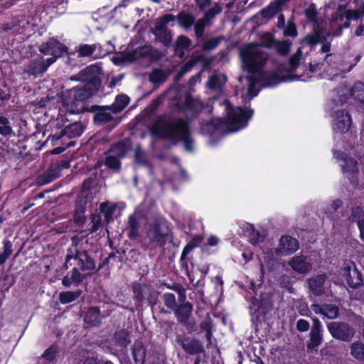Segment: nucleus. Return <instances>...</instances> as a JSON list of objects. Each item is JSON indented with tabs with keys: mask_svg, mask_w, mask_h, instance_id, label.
<instances>
[{
	"mask_svg": "<svg viewBox=\"0 0 364 364\" xmlns=\"http://www.w3.org/2000/svg\"><path fill=\"white\" fill-rule=\"evenodd\" d=\"M29 27V23L26 18L21 16L14 21L12 25L8 26L6 30L14 31L18 33H23Z\"/></svg>",
	"mask_w": 364,
	"mask_h": 364,
	"instance_id": "nucleus-26",
	"label": "nucleus"
},
{
	"mask_svg": "<svg viewBox=\"0 0 364 364\" xmlns=\"http://www.w3.org/2000/svg\"><path fill=\"white\" fill-rule=\"evenodd\" d=\"M225 112V122L220 119H214L210 122L203 124L201 132L205 134H222L225 132H236L247 127L251 119L253 111L250 107H232L228 100L222 105Z\"/></svg>",
	"mask_w": 364,
	"mask_h": 364,
	"instance_id": "nucleus-2",
	"label": "nucleus"
},
{
	"mask_svg": "<svg viewBox=\"0 0 364 364\" xmlns=\"http://www.w3.org/2000/svg\"><path fill=\"white\" fill-rule=\"evenodd\" d=\"M222 11V8L218 4H215L210 9H208L203 17L207 24H209L211 20Z\"/></svg>",
	"mask_w": 364,
	"mask_h": 364,
	"instance_id": "nucleus-42",
	"label": "nucleus"
},
{
	"mask_svg": "<svg viewBox=\"0 0 364 364\" xmlns=\"http://www.w3.org/2000/svg\"><path fill=\"white\" fill-rule=\"evenodd\" d=\"M219 38H213L207 41L204 44V48L206 50H212L219 44Z\"/></svg>",
	"mask_w": 364,
	"mask_h": 364,
	"instance_id": "nucleus-61",
	"label": "nucleus"
},
{
	"mask_svg": "<svg viewBox=\"0 0 364 364\" xmlns=\"http://www.w3.org/2000/svg\"><path fill=\"white\" fill-rule=\"evenodd\" d=\"M314 29L316 31V34L308 35L307 36H306L305 38L301 42L303 45L314 46L318 43L323 37L324 33L320 30L318 26L316 27H314Z\"/></svg>",
	"mask_w": 364,
	"mask_h": 364,
	"instance_id": "nucleus-32",
	"label": "nucleus"
},
{
	"mask_svg": "<svg viewBox=\"0 0 364 364\" xmlns=\"http://www.w3.org/2000/svg\"><path fill=\"white\" fill-rule=\"evenodd\" d=\"M201 107V102L198 100H194L190 95H186L184 109L197 112Z\"/></svg>",
	"mask_w": 364,
	"mask_h": 364,
	"instance_id": "nucleus-43",
	"label": "nucleus"
},
{
	"mask_svg": "<svg viewBox=\"0 0 364 364\" xmlns=\"http://www.w3.org/2000/svg\"><path fill=\"white\" fill-rule=\"evenodd\" d=\"M287 265L294 272L302 274L308 273L312 269V264L310 259L304 255H296L291 257L289 260Z\"/></svg>",
	"mask_w": 364,
	"mask_h": 364,
	"instance_id": "nucleus-16",
	"label": "nucleus"
},
{
	"mask_svg": "<svg viewBox=\"0 0 364 364\" xmlns=\"http://www.w3.org/2000/svg\"><path fill=\"white\" fill-rule=\"evenodd\" d=\"M245 232L248 234L250 241L253 245H257L264 241L266 235L263 230H256L255 227L250 223L244 224Z\"/></svg>",
	"mask_w": 364,
	"mask_h": 364,
	"instance_id": "nucleus-22",
	"label": "nucleus"
},
{
	"mask_svg": "<svg viewBox=\"0 0 364 364\" xmlns=\"http://www.w3.org/2000/svg\"><path fill=\"white\" fill-rule=\"evenodd\" d=\"M136 52L127 55H121L120 56L113 58V62L117 65L123 64L126 62H132L136 58Z\"/></svg>",
	"mask_w": 364,
	"mask_h": 364,
	"instance_id": "nucleus-47",
	"label": "nucleus"
},
{
	"mask_svg": "<svg viewBox=\"0 0 364 364\" xmlns=\"http://www.w3.org/2000/svg\"><path fill=\"white\" fill-rule=\"evenodd\" d=\"M183 348L188 353L190 354H195L201 353L203 351V346L198 342L196 340L192 341H186L182 343Z\"/></svg>",
	"mask_w": 364,
	"mask_h": 364,
	"instance_id": "nucleus-29",
	"label": "nucleus"
},
{
	"mask_svg": "<svg viewBox=\"0 0 364 364\" xmlns=\"http://www.w3.org/2000/svg\"><path fill=\"white\" fill-rule=\"evenodd\" d=\"M274 47L280 54L286 55L290 50L291 43L287 41H277L275 43Z\"/></svg>",
	"mask_w": 364,
	"mask_h": 364,
	"instance_id": "nucleus-49",
	"label": "nucleus"
},
{
	"mask_svg": "<svg viewBox=\"0 0 364 364\" xmlns=\"http://www.w3.org/2000/svg\"><path fill=\"white\" fill-rule=\"evenodd\" d=\"M97 70L96 66H88L82 70L79 76L75 78L77 80L87 81L94 79L92 74Z\"/></svg>",
	"mask_w": 364,
	"mask_h": 364,
	"instance_id": "nucleus-40",
	"label": "nucleus"
},
{
	"mask_svg": "<svg viewBox=\"0 0 364 364\" xmlns=\"http://www.w3.org/2000/svg\"><path fill=\"white\" fill-rule=\"evenodd\" d=\"M306 16L309 20H310L313 22H315L316 16V12L315 8L313 6H310L309 9H307L306 10Z\"/></svg>",
	"mask_w": 364,
	"mask_h": 364,
	"instance_id": "nucleus-64",
	"label": "nucleus"
},
{
	"mask_svg": "<svg viewBox=\"0 0 364 364\" xmlns=\"http://www.w3.org/2000/svg\"><path fill=\"white\" fill-rule=\"evenodd\" d=\"M91 85L87 84L82 87H75L66 91L62 95L63 107L60 109V114L62 116L65 112L75 114L78 112L77 103L87 100L94 93V89Z\"/></svg>",
	"mask_w": 364,
	"mask_h": 364,
	"instance_id": "nucleus-5",
	"label": "nucleus"
},
{
	"mask_svg": "<svg viewBox=\"0 0 364 364\" xmlns=\"http://www.w3.org/2000/svg\"><path fill=\"white\" fill-rule=\"evenodd\" d=\"M167 75L161 70L156 69L150 74L149 80L154 84L161 83L166 81Z\"/></svg>",
	"mask_w": 364,
	"mask_h": 364,
	"instance_id": "nucleus-41",
	"label": "nucleus"
},
{
	"mask_svg": "<svg viewBox=\"0 0 364 364\" xmlns=\"http://www.w3.org/2000/svg\"><path fill=\"white\" fill-rule=\"evenodd\" d=\"M162 298L165 305L168 309L175 311V309L177 308L175 295L172 293H165Z\"/></svg>",
	"mask_w": 364,
	"mask_h": 364,
	"instance_id": "nucleus-46",
	"label": "nucleus"
},
{
	"mask_svg": "<svg viewBox=\"0 0 364 364\" xmlns=\"http://www.w3.org/2000/svg\"><path fill=\"white\" fill-rule=\"evenodd\" d=\"M12 132V129L9 124V119L3 116H0V134L8 136Z\"/></svg>",
	"mask_w": 364,
	"mask_h": 364,
	"instance_id": "nucleus-45",
	"label": "nucleus"
},
{
	"mask_svg": "<svg viewBox=\"0 0 364 364\" xmlns=\"http://www.w3.org/2000/svg\"><path fill=\"white\" fill-rule=\"evenodd\" d=\"M312 310L316 314H321L329 319H333L338 316V308L335 305L326 304L320 306L316 304L311 305Z\"/></svg>",
	"mask_w": 364,
	"mask_h": 364,
	"instance_id": "nucleus-20",
	"label": "nucleus"
},
{
	"mask_svg": "<svg viewBox=\"0 0 364 364\" xmlns=\"http://www.w3.org/2000/svg\"><path fill=\"white\" fill-rule=\"evenodd\" d=\"M341 274L345 278L347 284L352 288L357 287L363 282L360 273L353 262L346 264L342 269Z\"/></svg>",
	"mask_w": 364,
	"mask_h": 364,
	"instance_id": "nucleus-15",
	"label": "nucleus"
},
{
	"mask_svg": "<svg viewBox=\"0 0 364 364\" xmlns=\"http://www.w3.org/2000/svg\"><path fill=\"white\" fill-rule=\"evenodd\" d=\"M92 231H97L101 225V218L99 215H93L92 217Z\"/></svg>",
	"mask_w": 364,
	"mask_h": 364,
	"instance_id": "nucleus-59",
	"label": "nucleus"
},
{
	"mask_svg": "<svg viewBox=\"0 0 364 364\" xmlns=\"http://www.w3.org/2000/svg\"><path fill=\"white\" fill-rule=\"evenodd\" d=\"M112 119V116L109 113L104 112H98L95 115V120L100 122H107Z\"/></svg>",
	"mask_w": 364,
	"mask_h": 364,
	"instance_id": "nucleus-63",
	"label": "nucleus"
},
{
	"mask_svg": "<svg viewBox=\"0 0 364 364\" xmlns=\"http://www.w3.org/2000/svg\"><path fill=\"white\" fill-rule=\"evenodd\" d=\"M168 233V230L166 223L163 220H159L149 225L147 229L146 236L150 242L157 245H162L166 241Z\"/></svg>",
	"mask_w": 364,
	"mask_h": 364,
	"instance_id": "nucleus-10",
	"label": "nucleus"
},
{
	"mask_svg": "<svg viewBox=\"0 0 364 364\" xmlns=\"http://www.w3.org/2000/svg\"><path fill=\"white\" fill-rule=\"evenodd\" d=\"M201 60L200 55L193 56L187 63H186L181 70L177 74L176 80H179L183 75L189 72L192 68L199 61Z\"/></svg>",
	"mask_w": 364,
	"mask_h": 364,
	"instance_id": "nucleus-37",
	"label": "nucleus"
},
{
	"mask_svg": "<svg viewBox=\"0 0 364 364\" xmlns=\"http://www.w3.org/2000/svg\"><path fill=\"white\" fill-rule=\"evenodd\" d=\"M85 322L91 326H97L100 323V311L97 307H91L85 316Z\"/></svg>",
	"mask_w": 364,
	"mask_h": 364,
	"instance_id": "nucleus-27",
	"label": "nucleus"
},
{
	"mask_svg": "<svg viewBox=\"0 0 364 364\" xmlns=\"http://www.w3.org/2000/svg\"><path fill=\"white\" fill-rule=\"evenodd\" d=\"M80 291L61 292L59 294V299L61 304H68L76 300L80 296Z\"/></svg>",
	"mask_w": 364,
	"mask_h": 364,
	"instance_id": "nucleus-36",
	"label": "nucleus"
},
{
	"mask_svg": "<svg viewBox=\"0 0 364 364\" xmlns=\"http://www.w3.org/2000/svg\"><path fill=\"white\" fill-rule=\"evenodd\" d=\"M201 242V238L200 237H196L193 239V240L188 243L184 248L182 256H184L187 253H188L193 247L198 245Z\"/></svg>",
	"mask_w": 364,
	"mask_h": 364,
	"instance_id": "nucleus-55",
	"label": "nucleus"
},
{
	"mask_svg": "<svg viewBox=\"0 0 364 364\" xmlns=\"http://www.w3.org/2000/svg\"><path fill=\"white\" fill-rule=\"evenodd\" d=\"M333 156L341 162L343 173L351 183L353 186L362 187L364 184V162H363V176H360L358 173V164L353 159L348 157L345 153L341 151H334Z\"/></svg>",
	"mask_w": 364,
	"mask_h": 364,
	"instance_id": "nucleus-6",
	"label": "nucleus"
},
{
	"mask_svg": "<svg viewBox=\"0 0 364 364\" xmlns=\"http://www.w3.org/2000/svg\"><path fill=\"white\" fill-rule=\"evenodd\" d=\"M205 24H207V23L205 22V20H203V18L198 20L196 23V24H195V33H196V36L198 38H200V37L202 36L203 31H204V28H205Z\"/></svg>",
	"mask_w": 364,
	"mask_h": 364,
	"instance_id": "nucleus-54",
	"label": "nucleus"
},
{
	"mask_svg": "<svg viewBox=\"0 0 364 364\" xmlns=\"http://www.w3.org/2000/svg\"><path fill=\"white\" fill-rule=\"evenodd\" d=\"M60 171L61 168L59 166L51 167L44 176L46 178L45 183H49L59 177Z\"/></svg>",
	"mask_w": 364,
	"mask_h": 364,
	"instance_id": "nucleus-44",
	"label": "nucleus"
},
{
	"mask_svg": "<svg viewBox=\"0 0 364 364\" xmlns=\"http://www.w3.org/2000/svg\"><path fill=\"white\" fill-rule=\"evenodd\" d=\"M175 20L176 17L173 15L167 14L158 18L155 23L153 32L156 38L166 46L170 45L172 40L171 31L167 28V26L170 23H173Z\"/></svg>",
	"mask_w": 364,
	"mask_h": 364,
	"instance_id": "nucleus-9",
	"label": "nucleus"
},
{
	"mask_svg": "<svg viewBox=\"0 0 364 364\" xmlns=\"http://www.w3.org/2000/svg\"><path fill=\"white\" fill-rule=\"evenodd\" d=\"M201 329L205 332V337L208 341L210 340L212 335L211 327L209 322L205 321L201 323Z\"/></svg>",
	"mask_w": 364,
	"mask_h": 364,
	"instance_id": "nucleus-62",
	"label": "nucleus"
},
{
	"mask_svg": "<svg viewBox=\"0 0 364 364\" xmlns=\"http://www.w3.org/2000/svg\"><path fill=\"white\" fill-rule=\"evenodd\" d=\"M191 40L184 36H181L178 37L177 42H176V53L177 55H178L180 57H182L183 55V49H188L191 46Z\"/></svg>",
	"mask_w": 364,
	"mask_h": 364,
	"instance_id": "nucleus-34",
	"label": "nucleus"
},
{
	"mask_svg": "<svg viewBox=\"0 0 364 364\" xmlns=\"http://www.w3.org/2000/svg\"><path fill=\"white\" fill-rule=\"evenodd\" d=\"M178 320L186 326H191L192 324L190 320V316L192 312V306L190 303L186 302L181 304L174 311Z\"/></svg>",
	"mask_w": 364,
	"mask_h": 364,
	"instance_id": "nucleus-21",
	"label": "nucleus"
},
{
	"mask_svg": "<svg viewBox=\"0 0 364 364\" xmlns=\"http://www.w3.org/2000/svg\"><path fill=\"white\" fill-rule=\"evenodd\" d=\"M350 95L359 99L364 106V85L362 82H356L350 90Z\"/></svg>",
	"mask_w": 364,
	"mask_h": 364,
	"instance_id": "nucleus-39",
	"label": "nucleus"
},
{
	"mask_svg": "<svg viewBox=\"0 0 364 364\" xmlns=\"http://www.w3.org/2000/svg\"><path fill=\"white\" fill-rule=\"evenodd\" d=\"M73 259L76 262V264L80 265L82 270H92L95 268V264L93 260L88 256L86 252H79L75 247L69 250L67 256L65 264L68 265L70 263L73 264L70 261Z\"/></svg>",
	"mask_w": 364,
	"mask_h": 364,
	"instance_id": "nucleus-13",
	"label": "nucleus"
},
{
	"mask_svg": "<svg viewBox=\"0 0 364 364\" xmlns=\"http://www.w3.org/2000/svg\"><path fill=\"white\" fill-rule=\"evenodd\" d=\"M327 328L334 338L346 342L352 339L355 333L348 324L341 322H330Z\"/></svg>",
	"mask_w": 364,
	"mask_h": 364,
	"instance_id": "nucleus-12",
	"label": "nucleus"
},
{
	"mask_svg": "<svg viewBox=\"0 0 364 364\" xmlns=\"http://www.w3.org/2000/svg\"><path fill=\"white\" fill-rule=\"evenodd\" d=\"M177 20L181 27L187 29L193 24L195 18L191 14L186 12H181L177 16Z\"/></svg>",
	"mask_w": 364,
	"mask_h": 364,
	"instance_id": "nucleus-33",
	"label": "nucleus"
},
{
	"mask_svg": "<svg viewBox=\"0 0 364 364\" xmlns=\"http://www.w3.org/2000/svg\"><path fill=\"white\" fill-rule=\"evenodd\" d=\"M336 58V56L332 55L331 54L327 55L322 63L311 65L309 71L311 73H314L318 70H321L322 68H323L326 69V70L322 74L321 77L330 80L333 76L338 75L339 74L338 70L335 66L331 65V63H335Z\"/></svg>",
	"mask_w": 364,
	"mask_h": 364,
	"instance_id": "nucleus-14",
	"label": "nucleus"
},
{
	"mask_svg": "<svg viewBox=\"0 0 364 364\" xmlns=\"http://www.w3.org/2000/svg\"><path fill=\"white\" fill-rule=\"evenodd\" d=\"M296 328L299 331L306 332L309 329V323L304 319H299L296 323Z\"/></svg>",
	"mask_w": 364,
	"mask_h": 364,
	"instance_id": "nucleus-58",
	"label": "nucleus"
},
{
	"mask_svg": "<svg viewBox=\"0 0 364 364\" xmlns=\"http://www.w3.org/2000/svg\"><path fill=\"white\" fill-rule=\"evenodd\" d=\"M56 353H57L56 347L51 346L50 348H49L44 352L43 356L47 360H52L54 358Z\"/></svg>",
	"mask_w": 364,
	"mask_h": 364,
	"instance_id": "nucleus-57",
	"label": "nucleus"
},
{
	"mask_svg": "<svg viewBox=\"0 0 364 364\" xmlns=\"http://www.w3.org/2000/svg\"><path fill=\"white\" fill-rule=\"evenodd\" d=\"M226 76L222 73L212 75L208 80V87L213 90H220L221 87L226 82Z\"/></svg>",
	"mask_w": 364,
	"mask_h": 364,
	"instance_id": "nucleus-24",
	"label": "nucleus"
},
{
	"mask_svg": "<svg viewBox=\"0 0 364 364\" xmlns=\"http://www.w3.org/2000/svg\"><path fill=\"white\" fill-rule=\"evenodd\" d=\"M356 10H345L339 9L329 21L328 33L333 36H339L343 28L349 26L348 21L357 20L364 16V0H355Z\"/></svg>",
	"mask_w": 364,
	"mask_h": 364,
	"instance_id": "nucleus-4",
	"label": "nucleus"
},
{
	"mask_svg": "<svg viewBox=\"0 0 364 364\" xmlns=\"http://www.w3.org/2000/svg\"><path fill=\"white\" fill-rule=\"evenodd\" d=\"M83 278V275L80 273L77 269L74 268L70 275L64 277L62 283L65 287H69L72 284H79L82 281Z\"/></svg>",
	"mask_w": 364,
	"mask_h": 364,
	"instance_id": "nucleus-25",
	"label": "nucleus"
},
{
	"mask_svg": "<svg viewBox=\"0 0 364 364\" xmlns=\"http://www.w3.org/2000/svg\"><path fill=\"white\" fill-rule=\"evenodd\" d=\"M85 207L81 205L80 202L77 204V208L75 213L74 220L77 224L82 225L85 221L84 215Z\"/></svg>",
	"mask_w": 364,
	"mask_h": 364,
	"instance_id": "nucleus-48",
	"label": "nucleus"
},
{
	"mask_svg": "<svg viewBox=\"0 0 364 364\" xmlns=\"http://www.w3.org/2000/svg\"><path fill=\"white\" fill-rule=\"evenodd\" d=\"M332 127L334 132L343 134L348 131L351 124V118L344 109H335L332 112Z\"/></svg>",
	"mask_w": 364,
	"mask_h": 364,
	"instance_id": "nucleus-11",
	"label": "nucleus"
},
{
	"mask_svg": "<svg viewBox=\"0 0 364 364\" xmlns=\"http://www.w3.org/2000/svg\"><path fill=\"white\" fill-rule=\"evenodd\" d=\"M95 49V46L91 45H81L78 47L77 51L79 53L80 56L87 57L92 54Z\"/></svg>",
	"mask_w": 364,
	"mask_h": 364,
	"instance_id": "nucleus-50",
	"label": "nucleus"
},
{
	"mask_svg": "<svg viewBox=\"0 0 364 364\" xmlns=\"http://www.w3.org/2000/svg\"><path fill=\"white\" fill-rule=\"evenodd\" d=\"M146 351L141 342L137 341L134 343L133 348V356L136 364H144Z\"/></svg>",
	"mask_w": 364,
	"mask_h": 364,
	"instance_id": "nucleus-28",
	"label": "nucleus"
},
{
	"mask_svg": "<svg viewBox=\"0 0 364 364\" xmlns=\"http://www.w3.org/2000/svg\"><path fill=\"white\" fill-rule=\"evenodd\" d=\"M326 276L318 275L309 279V287L315 296H320L326 293L328 287L325 284Z\"/></svg>",
	"mask_w": 364,
	"mask_h": 364,
	"instance_id": "nucleus-19",
	"label": "nucleus"
},
{
	"mask_svg": "<svg viewBox=\"0 0 364 364\" xmlns=\"http://www.w3.org/2000/svg\"><path fill=\"white\" fill-rule=\"evenodd\" d=\"M284 34L287 36H296L297 31L295 24L291 22H289L284 31Z\"/></svg>",
	"mask_w": 364,
	"mask_h": 364,
	"instance_id": "nucleus-56",
	"label": "nucleus"
},
{
	"mask_svg": "<svg viewBox=\"0 0 364 364\" xmlns=\"http://www.w3.org/2000/svg\"><path fill=\"white\" fill-rule=\"evenodd\" d=\"M105 164L109 168L113 169H118L120 166V162L118 158L114 156H107L105 159Z\"/></svg>",
	"mask_w": 364,
	"mask_h": 364,
	"instance_id": "nucleus-52",
	"label": "nucleus"
},
{
	"mask_svg": "<svg viewBox=\"0 0 364 364\" xmlns=\"http://www.w3.org/2000/svg\"><path fill=\"white\" fill-rule=\"evenodd\" d=\"M341 200L336 199L332 200L329 205H328L325 209V213L327 215H331L335 213L338 208L341 205Z\"/></svg>",
	"mask_w": 364,
	"mask_h": 364,
	"instance_id": "nucleus-51",
	"label": "nucleus"
},
{
	"mask_svg": "<svg viewBox=\"0 0 364 364\" xmlns=\"http://www.w3.org/2000/svg\"><path fill=\"white\" fill-rule=\"evenodd\" d=\"M129 102V98L127 95H119L116 97L115 102L112 105L114 112H119L124 109Z\"/></svg>",
	"mask_w": 364,
	"mask_h": 364,
	"instance_id": "nucleus-38",
	"label": "nucleus"
},
{
	"mask_svg": "<svg viewBox=\"0 0 364 364\" xmlns=\"http://www.w3.org/2000/svg\"><path fill=\"white\" fill-rule=\"evenodd\" d=\"M100 211L104 213L105 220L109 223L112 220V215L116 211L117 205L113 203L105 202L100 205Z\"/></svg>",
	"mask_w": 364,
	"mask_h": 364,
	"instance_id": "nucleus-31",
	"label": "nucleus"
},
{
	"mask_svg": "<svg viewBox=\"0 0 364 364\" xmlns=\"http://www.w3.org/2000/svg\"><path fill=\"white\" fill-rule=\"evenodd\" d=\"M114 154H116L119 157H122L124 156L127 151V147L124 142H120L116 144L112 150Z\"/></svg>",
	"mask_w": 364,
	"mask_h": 364,
	"instance_id": "nucleus-53",
	"label": "nucleus"
},
{
	"mask_svg": "<svg viewBox=\"0 0 364 364\" xmlns=\"http://www.w3.org/2000/svg\"><path fill=\"white\" fill-rule=\"evenodd\" d=\"M273 35L264 33L259 44L250 43L240 51V57L243 68L249 73L247 77L240 76L238 81L247 88L242 87V97L244 102L250 101L257 95L261 87H271L280 82L288 80L307 81L311 76L309 74L300 75L298 72L299 62L301 59V50L298 49L288 64L282 65L278 68L277 73L264 72L263 68L267 60V53L262 47L269 48L274 46Z\"/></svg>",
	"mask_w": 364,
	"mask_h": 364,
	"instance_id": "nucleus-1",
	"label": "nucleus"
},
{
	"mask_svg": "<svg viewBox=\"0 0 364 364\" xmlns=\"http://www.w3.org/2000/svg\"><path fill=\"white\" fill-rule=\"evenodd\" d=\"M68 48L62 43L55 40L50 39L46 44L42 45L40 48V51L44 55H50L53 57L48 59V64L46 66L40 65L39 68H34L28 70V72L31 74L36 75L43 73L46 70L47 68L53 63L55 60L60 57L63 53H66Z\"/></svg>",
	"mask_w": 364,
	"mask_h": 364,
	"instance_id": "nucleus-8",
	"label": "nucleus"
},
{
	"mask_svg": "<svg viewBox=\"0 0 364 364\" xmlns=\"http://www.w3.org/2000/svg\"><path fill=\"white\" fill-rule=\"evenodd\" d=\"M139 232V222L136 212L129 219L128 236L130 239H135Z\"/></svg>",
	"mask_w": 364,
	"mask_h": 364,
	"instance_id": "nucleus-30",
	"label": "nucleus"
},
{
	"mask_svg": "<svg viewBox=\"0 0 364 364\" xmlns=\"http://www.w3.org/2000/svg\"><path fill=\"white\" fill-rule=\"evenodd\" d=\"M153 136L159 138H166L173 141L183 142L185 149L192 151L194 149V141L192 139L186 122L182 119L170 123L159 120L151 127Z\"/></svg>",
	"mask_w": 364,
	"mask_h": 364,
	"instance_id": "nucleus-3",
	"label": "nucleus"
},
{
	"mask_svg": "<svg viewBox=\"0 0 364 364\" xmlns=\"http://www.w3.org/2000/svg\"><path fill=\"white\" fill-rule=\"evenodd\" d=\"M82 127L80 123L71 124L60 132V134H55L48 137L52 142L59 140L63 136H67L68 138H74L79 136L82 133Z\"/></svg>",
	"mask_w": 364,
	"mask_h": 364,
	"instance_id": "nucleus-18",
	"label": "nucleus"
},
{
	"mask_svg": "<svg viewBox=\"0 0 364 364\" xmlns=\"http://www.w3.org/2000/svg\"><path fill=\"white\" fill-rule=\"evenodd\" d=\"M299 249V243L295 238L285 235L280 238L277 247L274 250L269 246L263 247L264 259L267 262L275 259L281 255H289Z\"/></svg>",
	"mask_w": 364,
	"mask_h": 364,
	"instance_id": "nucleus-7",
	"label": "nucleus"
},
{
	"mask_svg": "<svg viewBox=\"0 0 364 364\" xmlns=\"http://www.w3.org/2000/svg\"><path fill=\"white\" fill-rule=\"evenodd\" d=\"M252 305L256 306L257 310H262L263 312L268 311L272 306L271 295L269 293H264L259 296V299L254 298Z\"/></svg>",
	"mask_w": 364,
	"mask_h": 364,
	"instance_id": "nucleus-23",
	"label": "nucleus"
},
{
	"mask_svg": "<svg viewBox=\"0 0 364 364\" xmlns=\"http://www.w3.org/2000/svg\"><path fill=\"white\" fill-rule=\"evenodd\" d=\"M364 216V213L360 207H356L352 210L350 218L355 220H362L361 218Z\"/></svg>",
	"mask_w": 364,
	"mask_h": 364,
	"instance_id": "nucleus-60",
	"label": "nucleus"
},
{
	"mask_svg": "<svg viewBox=\"0 0 364 364\" xmlns=\"http://www.w3.org/2000/svg\"><path fill=\"white\" fill-rule=\"evenodd\" d=\"M351 355L359 360H364V344L355 342L350 346Z\"/></svg>",
	"mask_w": 364,
	"mask_h": 364,
	"instance_id": "nucleus-35",
	"label": "nucleus"
},
{
	"mask_svg": "<svg viewBox=\"0 0 364 364\" xmlns=\"http://www.w3.org/2000/svg\"><path fill=\"white\" fill-rule=\"evenodd\" d=\"M314 326L310 332V338L307 344L308 349H316L321 343L322 325L318 318H313Z\"/></svg>",
	"mask_w": 364,
	"mask_h": 364,
	"instance_id": "nucleus-17",
	"label": "nucleus"
}]
</instances>
